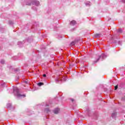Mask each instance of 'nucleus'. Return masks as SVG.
<instances>
[{
  "mask_svg": "<svg viewBox=\"0 0 125 125\" xmlns=\"http://www.w3.org/2000/svg\"><path fill=\"white\" fill-rule=\"evenodd\" d=\"M70 24L71 26H75V25L77 24V22L76 21L73 20L70 22Z\"/></svg>",
  "mask_w": 125,
  "mask_h": 125,
  "instance_id": "4",
  "label": "nucleus"
},
{
  "mask_svg": "<svg viewBox=\"0 0 125 125\" xmlns=\"http://www.w3.org/2000/svg\"><path fill=\"white\" fill-rule=\"evenodd\" d=\"M101 34H96L95 35V38H100Z\"/></svg>",
  "mask_w": 125,
  "mask_h": 125,
  "instance_id": "7",
  "label": "nucleus"
},
{
  "mask_svg": "<svg viewBox=\"0 0 125 125\" xmlns=\"http://www.w3.org/2000/svg\"><path fill=\"white\" fill-rule=\"evenodd\" d=\"M56 81H57V82H58V80H57Z\"/></svg>",
  "mask_w": 125,
  "mask_h": 125,
  "instance_id": "24",
  "label": "nucleus"
},
{
  "mask_svg": "<svg viewBox=\"0 0 125 125\" xmlns=\"http://www.w3.org/2000/svg\"><path fill=\"white\" fill-rule=\"evenodd\" d=\"M47 106H48V104H46V107H47Z\"/></svg>",
  "mask_w": 125,
  "mask_h": 125,
  "instance_id": "23",
  "label": "nucleus"
},
{
  "mask_svg": "<svg viewBox=\"0 0 125 125\" xmlns=\"http://www.w3.org/2000/svg\"><path fill=\"white\" fill-rule=\"evenodd\" d=\"M90 3H91L90 1H88L85 3V4H86V6H90Z\"/></svg>",
  "mask_w": 125,
  "mask_h": 125,
  "instance_id": "8",
  "label": "nucleus"
},
{
  "mask_svg": "<svg viewBox=\"0 0 125 125\" xmlns=\"http://www.w3.org/2000/svg\"><path fill=\"white\" fill-rule=\"evenodd\" d=\"M59 111H60L59 108H56L53 110V112L54 114H58V113H59Z\"/></svg>",
  "mask_w": 125,
  "mask_h": 125,
  "instance_id": "5",
  "label": "nucleus"
},
{
  "mask_svg": "<svg viewBox=\"0 0 125 125\" xmlns=\"http://www.w3.org/2000/svg\"><path fill=\"white\" fill-rule=\"evenodd\" d=\"M7 108H11V104L9 103L7 104Z\"/></svg>",
  "mask_w": 125,
  "mask_h": 125,
  "instance_id": "9",
  "label": "nucleus"
},
{
  "mask_svg": "<svg viewBox=\"0 0 125 125\" xmlns=\"http://www.w3.org/2000/svg\"><path fill=\"white\" fill-rule=\"evenodd\" d=\"M118 32V33H122L123 32V30L122 29H119Z\"/></svg>",
  "mask_w": 125,
  "mask_h": 125,
  "instance_id": "13",
  "label": "nucleus"
},
{
  "mask_svg": "<svg viewBox=\"0 0 125 125\" xmlns=\"http://www.w3.org/2000/svg\"><path fill=\"white\" fill-rule=\"evenodd\" d=\"M9 24H13V22L12 21H9Z\"/></svg>",
  "mask_w": 125,
  "mask_h": 125,
  "instance_id": "17",
  "label": "nucleus"
},
{
  "mask_svg": "<svg viewBox=\"0 0 125 125\" xmlns=\"http://www.w3.org/2000/svg\"><path fill=\"white\" fill-rule=\"evenodd\" d=\"M1 64H3L4 63V60H1L0 61Z\"/></svg>",
  "mask_w": 125,
  "mask_h": 125,
  "instance_id": "15",
  "label": "nucleus"
},
{
  "mask_svg": "<svg viewBox=\"0 0 125 125\" xmlns=\"http://www.w3.org/2000/svg\"><path fill=\"white\" fill-rule=\"evenodd\" d=\"M71 101H72V102H74V101H75V100H74L73 99H71Z\"/></svg>",
  "mask_w": 125,
  "mask_h": 125,
  "instance_id": "20",
  "label": "nucleus"
},
{
  "mask_svg": "<svg viewBox=\"0 0 125 125\" xmlns=\"http://www.w3.org/2000/svg\"><path fill=\"white\" fill-rule=\"evenodd\" d=\"M76 44V42L73 41L71 43V45H75Z\"/></svg>",
  "mask_w": 125,
  "mask_h": 125,
  "instance_id": "10",
  "label": "nucleus"
},
{
  "mask_svg": "<svg viewBox=\"0 0 125 125\" xmlns=\"http://www.w3.org/2000/svg\"><path fill=\"white\" fill-rule=\"evenodd\" d=\"M45 111L46 112H49V111H50L49 108H45Z\"/></svg>",
  "mask_w": 125,
  "mask_h": 125,
  "instance_id": "14",
  "label": "nucleus"
},
{
  "mask_svg": "<svg viewBox=\"0 0 125 125\" xmlns=\"http://www.w3.org/2000/svg\"><path fill=\"white\" fill-rule=\"evenodd\" d=\"M15 71L16 72L17 71H19V69H18V68H16L15 69Z\"/></svg>",
  "mask_w": 125,
  "mask_h": 125,
  "instance_id": "19",
  "label": "nucleus"
},
{
  "mask_svg": "<svg viewBox=\"0 0 125 125\" xmlns=\"http://www.w3.org/2000/svg\"><path fill=\"white\" fill-rule=\"evenodd\" d=\"M14 93L15 95L17 96V97H25L26 95H21L20 94V93H19V89H18L17 87H15L14 88Z\"/></svg>",
  "mask_w": 125,
  "mask_h": 125,
  "instance_id": "1",
  "label": "nucleus"
},
{
  "mask_svg": "<svg viewBox=\"0 0 125 125\" xmlns=\"http://www.w3.org/2000/svg\"><path fill=\"white\" fill-rule=\"evenodd\" d=\"M31 4H33V5H36V6H38L40 4V2L39 1L30 0L29 3H26V5H31Z\"/></svg>",
  "mask_w": 125,
  "mask_h": 125,
  "instance_id": "3",
  "label": "nucleus"
},
{
  "mask_svg": "<svg viewBox=\"0 0 125 125\" xmlns=\"http://www.w3.org/2000/svg\"><path fill=\"white\" fill-rule=\"evenodd\" d=\"M117 116V113L116 112H114L112 114L111 117L115 119L116 117Z\"/></svg>",
  "mask_w": 125,
  "mask_h": 125,
  "instance_id": "6",
  "label": "nucleus"
},
{
  "mask_svg": "<svg viewBox=\"0 0 125 125\" xmlns=\"http://www.w3.org/2000/svg\"><path fill=\"white\" fill-rule=\"evenodd\" d=\"M122 2L125 3V0H122Z\"/></svg>",
  "mask_w": 125,
  "mask_h": 125,
  "instance_id": "21",
  "label": "nucleus"
},
{
  "mask_svg": "<svg viewBox=\"0 0 125 125\" xmlns=\"http://www.w3.org/2000/svg\"><path fill=\"white\" fill-rule=\"evenodd\" d=\"M18 45H22L23 44V43L21 42H18Z\"/></svg>",
  "mask_w": 125,
  "mask_h": 125,
  "instance_id": "12",
  "label": "nucleus"
},
{
  "mask_svg": "<svg viewBox=\"0 0 125 125\" xmlns=\"http://www.w3.org/2000/svg\"><path fill=\"white\" fill-rule=\"evenodd\" d=\"M1 85L4 86V84H1Z\"/></svg>",
  "mask_w": 125,
  "mask_h": 125,
  "instance_id": "22",
  "label": "nucleus"
},
{
  "mask_svg": "<svg viewBox=\"0 0 125 125\" xmlns=\"http://www.w3.org/2000/svg\"><path fill=\"white\" fill-rule=\"evenodd\" d=\"M43 77L44 78H45V77H46V74H43Z\"/></svg>",
  "mask_w": 125,
  "mask_h": 125,
  "instance_id": "18",
  "label": "nucleus"
},
{
  "mask_svg": "<svg viewBox=\"0 0 125 125\" xmlns=\"http://www.w3.org/2000/svg\"><path fill=\"white\" fill-rule=\"evenodd\" d=\"M38 85H39V86H42V85H43V83L40 82V83H38Z\"/></svg>",
  "mask_w": 125,
  "mask_h": 125,
  "instance_id": "11",
  "label": "nucleus"
},
{
  "mask_svg": "<svg viewBox=\"0 0 125 125\" xmlns=\"http://www.w3.org/2000/svg\"><path fill=\"white\" fill-rule=\"evenodd\" d=\"M107 57V56L105 54H102L100 56H98L97 58L96 61L94 62V63H97L100 60V59H102L101 61H103V59H105Z\"/></svg>",
  "mask_w": 125,
  "mask_h": 125,
  "instance_id": "2",
  "label": "nucleus"
},
{
  "mask_svg": "<svg viewBox=\"0 0 125 125\" xmlns=\"http://www.w3.org/2000/svg\"><path fill=\"white\" fill-rule=\"evenodd\" d=\"M116 89H118V85L115 86V90H116Z\"/></svg>",
  "mask_w": 125,
  "mask_h": 125,
  "instance_id": "16",
  "label": "nucleus"
}]
</instances>
